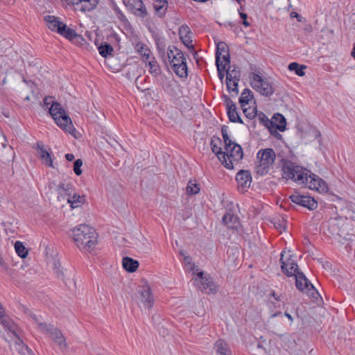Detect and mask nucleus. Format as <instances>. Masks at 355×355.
Listing matches in <instances>:
<instances>
[{
  "instance_id": "obj_1",
  "label": "nucleus",
  "mask_w": 355,
  "mask_h": 355,
  "mask_svg": "<svg viewBox=\"0 0 355 355\" xmlns=\"http://www.w3.org/2000/svg\"><path fill=\"white\" fill-rule=\"evenodd\" d=\"M281 162L283 178L291 180L299 185H304L320 193L328 191L326 182L310 171L288 159L282 158Z\"/></svg>"
},
{
  "instance_id": "obj_2",
  "label": "nucleus",
  "mask_w": 355,
  "mask_h": 355,
  "mask_svg": "<svg viewBox=\"0 0 355 355\" xmlns=\"http://www.w3.org/2000/svg\"><path fill=\"white\" fill-rule=\"evenodd\" d=\"M223 139L225 143L224 158H221L220 162L227 169H234V165L243 157V152L241 146L230 138L227 133V127L223 126L221 130Z\"/></svg>"
},
{
  "instance_id": "obj_3",
  "label": "nucleus",
  "mask_w": 355,
  "mask_h": 355,
  "mask_svg": "<svg viewBox=\"0 0 355 355\" xmlns=\"http://www.w3.org/2000/svg\"><path fill=\"white\" fill-rule=\"evenodd\" d=\"M72 232L73 240L79 249L91 252L96 248L98 234L93 227L81 224L74 227Z\"/></svg>"
},
{
  "instance_id": "obj_4",
  "label": "nucleus",
  "mask_w": 355,
  "mask_h": 355,
  "mask_svg": "<svg viewBox=\"0 0 355 355\" xmlns=\"http://www.w3.org/2000/svg\"><path fill=\"white\" fill-rule=\"evenodd\" d=\"M21 309L28 316H29L33 322L37 326L38 330L45 334H47L60 347L64 350L66 348L65 338L62 332L53 325L47 324L42 321L40 317L37 316L34 313L30 311L24 306H21Z\"/></svg>"
},
{
  "instance_id": "obj_5",
  "label": "nucleus",
  "mask_w": 355,
  "mask_h": 355,
  "mask_svg": "<svg viewBox=\"0 0 355 355\" xmlns=\"http://www.w3.org/2000/svg\"><path fill=\"white\" fill-rule=\"evenodd\" d=\"M167 56L175 73L180 78L188 76L186 58L182 51L174 46L168 47Z\"/></svg>"
},
{
  "instance_id": "obj_6",
  "label": "nucleus",
  "mask_w": 355,
  "mask_h": 355,
  "mask_svg": "<svg viewBox=\"0 0 355 355\" xmlns=\"http://www.w3.org/2000/svg\"><path fill=\"white\" fill-rule=\"evenodd\" d=\"M43 107L48 110L55 123L67 131V112L62 105L54 101L53 97L46 96L43 100Z\"/></svg>"
},
{
  "instance_id": "obj_7",
  "label": "nucleus",
  "mask_w": 355,
  "mask_h": 355,
  "mask_svg": "<svg viewBox=\"0 0 355 355\" xmlns=\"http://www.w3.org/2000/svg\"><path fill=\"white\" fill-rule=\"evenodd\" d=\"M257 157L259 161L254 167L256 173L260 175L267 174L276 158L274 150L272 148L261 149L258 151Z\"/></svg>"
},
{
  "instance_id": "obj_8",
  "label": "nucleus",
  "mask_w": 355,
  "mask_h": 355,
  "mask_svg": "<svg viewBox=\"0 0 355 355\" xmlns=\"http://www.w3.org/2000/svg\"><path fill=\"white\" fill-rule=\"evenodd\" d=\"M252 87L264 96H270L274 93V89L268 80L256 73H252L249 76Z\"/></svg>"
},
{
  "instance_id": "obj_9",
  "label": "nucleus",
  "mask_w": 355,
  "mask_h": 355,
  "mask_svg": "<svg viewBox=\"0 0 355 355\" xmlns=\"http://www.w3.org/2000/svg\"><path fill=\"white\" fill-rule=\"evenodd\" d=\"M135 297L137 300L142 303L144 308L150 309L154 304V298L150 286L144 283L137 287Z\"/></svg>"
},
{
  "instance_id": "obj_10",
  "label": "nucleus",
  "mask_w": 355,
  "mask_h": 355,
  "mask_svg": "<svg viewBox=\"0 0 355 355\" xmlns=\"http://www.w3.org/2000/svg\"><path fill=\"white\" fill-rule=\"evenodd\" d=\"M195 283L198 288L209 295L215 294L217 292V286L209 277H203V272L197 274Z\"/></svg>"
},
{
  "instance_id": "obj_11",
  "label": "nucleus",
  "mask_w": 355,
  "mask_h": 355,
  "mask_svg": "<svg viewBox=\"0 0 355 355\" xmlns=\"http://www.w3.org/2000/svg\"><path fill=\"white\" fill-rule=\"evenodd\" d=\"M1 323L4 327L6 329H7L12 335H13L15 338V343L14 345V348L19 352V353L21 355H26V353L29 352V349L27 345H24V343L20 340V338L17 336L12 323L9 320H6L1 318Z\"/></svg>"
},
{
  "instance_id": "obj_12",
  "label": "nucleus",
  "mask_w": 355,
  "mask_h": 355,
  "mask_svg": "<svg viewBox=\"0 0 355 355\" xmlns=\"http://www.w3.org/2000/svg\"><path fill=\"white\" fill-rule=\"evenodd\" d=\"M293 276L295 277V286L299 291L306 292L309 295H313L314 292L318 294L314 286L305 277L303 272L298 271Z\"/></svg>"
},
{
  "instance_id": "obj_13",
  "label": "nucleus",
  "mask_w": 355,
  "mask_h": 355,
  "mask_svg": "<svg viewBox=\"0 0 355 355\" xmlns=\"http://www.w3.org/2000/svg\"><path fill=\"white\" fill-rule=\"evenodd\" d=\"M44 20L48 28L67 38V25L60 21L58 17L52 15H46Z\"/></svg>"
},
{
  "instance_id": "obj_14",
  "label": "nucleus",
  "mask_w": 355,
  "mask_h": 355,
  "mask_svg": "<svg viewBox=\"0 0 355 355\" xmlns=\"http://www.w3.org/2000/svg\"><path fill=\"white\" fill-rule=\"evenodd\" d=\"M124 5L137 17L145 18L147 9L141 0H123Z\"/></svg>"
},
{
  "instance_id": "obj_15",
  "label": "nucleus",
  "mask_w": 355,
  "mask_h": 355,
  "mask_svg": "<svg viewBox=\"0 0 355 355\" xmlns=\"http://www.w3.org/2000/svg\"><path fill=\"white\" fill-rule=\"evenodd\" d=\"M285 254L284 252L281 254V268L282 272L288 277H292L299 270L298 266L291 255L288 258L284 259Z\"/></svg>"
},
{
  "instance_id": "obj_16",
  "label": "nucleus",
  "mask_w": 355,
  "mask_h": 355,
  "mask_svg": "<svg viewBox=\"0 0 355 355\" xmlns=\"http://www.w3.org/2000/svg\"><path fill=\"white\" fill-rule=\"evenodd\" d=\"M345 223L342 219L331 218L328 222V230L332 236H343L345 234Z\"/></svg>"
},
{
  "instance_id": "obj_17",
  "label": "nucleus",
  "mask_w": 355,
  "mask_h": 355,
  "mask_svg": "<svg viewBox=\"0 0 355 355\" xmlns=\"http://www.w3.org/2000/svg\"><path fill=\"white\" fill-rule=\"evenodd\" d=\"M223 97L226 103L230 121L233 123H243V122L237 112L234 103L227 95H223Z\"/></svg>"
},
{
  "instance_id": "obj_18",
  "label": "nucleus",
  "mask_w": 355,
  "mask_h": 355,
  "mask_svg": "<svg viewBox=\"0 0 355 355\" xmlns=\"http://www.w3.org/2000/svg\"><path fill=\"white\" fill-rule=\"evenodd\" d=\"M69 1L76 6V10L83 12L93 10L98 3V0H68Z\"/></svg>"
},
{
  "instance_id": "obj_19",
  "label": "nucleus",
  "mask_w": 355,
  "mask_h": 355,
  "mask_svg": "<svg viewBox=\"0 0 355 355\" xmlns=\"http://www.w3.org/2000/svg\"><path fill=\"white\" fill-rule=\"evenodd\" d=\"M236 180L239 188L245 189L250 187L252 182L250 172L246 170H240L236 175Z\"/></svg>"
},
{
  "instance_id": "obj_20",
  "label": "nucleus",
  "mask_w": 355,
  "mask_h": 355,
  "mask_svg": "<svg viewBox=\"0 0 355 355\" xmlns=\"http://www.w3.org/2000/svg\"><path fill=\"white\" fill-rule=\"evenodd\" d=\"M37 153L43 164L49 167H53L51 155L41 142L37 144Z\"/></svg>"
},
{
  "instance_id": "obj_21",
  "label": "nucleus",
  "mask_w": 355,
  "mask_h": 355,
  "mask_svg": "<svg viewBox=\"0 0 355 355\" xmlns=\"http://www.w3.org/2000/svg\"><path fill=\"white\" fill-rule=\"evenodd\" d=\"M274 119L280 120V124H276V123L268 130L272 135L276 138H281L282 135L278 132V130L284 132L286 130V119L284 116L279 113L274 114Z\"/></svg>"
},
{
  "instance_id": "obj_22",
  "label": "nucleus",
  "mask_w": 355,
  "mask_h": 355,
  "mask_svg": "<svg viewBox=\"0 0 355 355\" xmlns=\"http://www.w3.org/2000/svg\"><path fill=\"white\" fill-rule=\"evenodd\" d=\"M179 35L182 43L187 46L188 48H193V45L191 44V32L190 31L189 27L187 25H182L179 28Z\"/></svg>"
},
{
  "instance_id": "obj_23",
  "label": "nucleus",
  "mask_w": 355,
  "mask_h": 355,
  "mask_svg": "<svg viewBox=\"0 0 355 355\" xmlns=\"http://www.w3.org/2000/svg\"><path fill=\"white\" fill-rule=\"evenodd\" d=\"M223 224L229 229H237L239 225V218L236 214H225L222 218Z\"/></svg>"
},
{
  "instance_id": "obj_24",
  "label": "nucleus",
  "mask_w": 355,
  "mask_h": 355,
  "mask_svg": "<svg viewBox=\"0 0 355 355\" xmlns=\"http://www.w3.org/2000/svg\"><path fill=\"white\" fill-rule=\"evenodd\" d=\"M221 143V139L216 137H212L210 141L211 150L219 160H220L221 158H224V153L220 147Z\"/></svg>"
},
{
  "instance_id": "obj_25",
  "label": "nucleus",
  "mask_w": 355,
  "mask_h": 355,
  "mask_svg": "<svg viewBox=\"0 0 355 355\" xmlns=\"http://www.w3.org/2000/svg\"><path fill=\"white\" fill-rule=\"evenodd\" d=\"M122 266L126 271L129 272H134L137 270L139 263L138 261L132 258L125 257L122 259Z\"/></svg>"
},
{
  "instance_id": "obj_26",
  "label": "nucleus",
  "mask_w": 355,
  "mask_h": 355,
  "mask_svg": "<svg viewBox=\"0 0 355 355\" xmlns=\"http://www.w3.org/2000/svg\"><path fill=\"white\" fill-rule=\"evenodd\" d=\"M168 6L167 0H155L153 2V8L159 17H163L165 15Z\"/></svg>"
},
{
  "instance_id": "obj_27",
  "label": "nucleus",
  "mask_w": 355,
  "mask_h": 355,
  "mask_svg": "<svg viewBox=\"0 0 355 355\" xmlns=\"http://www.w3.org/2000/svg\"><path fill=\"white\" fill-rule=\"evenodd\" d=\"M68 40L71 41L72 43L77 46H83L86 44L85 39L76 32L68 27Z\"/></svg>"
},
{
  "instance_id": "obj_28",
  "label": "nucleus",
  "mask_w": 355,
  "mask_h": 355,
  "mask_svg": "<svg viewBox=\"0 0 355 355\" xmlns=\"http://www.w3.org/2000/svg\"><path fill=\"white\" fill-rule=\"evenodd\" d=\"M214 348L217 355H232L227 344L221 339L216 341Z\"/></svg>"
},
{
  "instance_id": "obj_29",
  "label": "nucleus",
  "mask_w": 355,
  "mask_h": 355,
  "mask_svg": "<svg viewBox=\"0 0 355 355\" xmlns=\"http://www.w3.org/2000/svg\"><path fill=\"white\" fill-rule=\"evenodd\" d=\"M146 66H148V71L152 76L157 77L161 74V68L154 57L146 62Z\"/></svg>"
},
{
  "instance_id": "obj_30",
  "label": "nucleus",
  "mask_w": 355,
  "mask_h": 355,
  "mask_svg": "<svg viewBox=\"0 0 355 355\" xmlns=\"http://www.w3.org/2000/svg\"><path fill=\"white\" fill-rule=\"evenodd\" d=\"M135 49L140 53L144 62H146L151 58L152 53L147 45L141 42H138L135 46Z\"/></svg>"
},
{
  "instance_id": "obj_31",
  "label": "nucleus",
  "mask_w": 355,
  "mask_h": 355,
  "mask_svg": "<svg viewBox=\"0 0 355 355\" xmlns=\"http://www.w3.org/2000/svg\"><path fill=\"white\" fill-rule=\"evenodd\" d=\"M230 53L229 47L226 43L220 42L217 44L216 53V63L221 62V55Z\"/></svg>"
},
{
  "instance_id": "obj_32",
  "label": "nucleus",
  "mask_w": 355,
  "mask_h": 355,
  "mask_svg": "<svg viewBox=\"0 0 355 355\" xmlns=\"http://www.w3.org/2000/svg\"><path fill=\"white\" fill-rule=\"evenodd\" d=\"M200 191V184L197 183L196 180H191L188 182L186 187L187 194L191 196L199 193Z\"/></svg>"
},
{
  "instance_id": "obj_33",
  "label": "nucleus",
  "mask_w": 355,
  "mask_h": 355,
  "mask_svg": "<svg viewBox=\"0 0 355 355\" xmlns=\"http://www.w3.org/2000/svg\"><path fill=\"white\" fill-rule=\"evenodd\" d=\"M252 92L249 89H245L241 93V97L239 98V103L242 107H245L248 105L250 101L252 98Z\"/></svg>"
},
{
  "instance_id": "obj_34",
  "label": "nucleus",
  "mask_w": 355,
  "mask_h": 355,
  "mask_svg": "<svg viewBox=\"0 0 355 355\" xmlns=\"http://www.w3.org/2000/svg\"><path fill=\"white\" fill-rule=\"evenodd\" d=\"M306 68V66L303 64H299L297 62H291L289 64L288 69L290 71H295V74L299 76H304L305 73L304 69Z\"/></svg>"
},
{
  "instance_id": "obj_35",
  "label": "nucleus",
  "mask_w": 355,
  "mask_h": 355,
  "mask_svg": "<svg viewBox=\"0 0 355 355\" xmlns=\"http://www.w3.org/2000/svg\"><path fill=\"white\" fill-rule=\"evenodd\" d=\"M223 206L225 208V214H236L239 205L234 201H221Z\"/></svg>"
},
{
  "instance_id": "obj_36",
  "label": "nucleus",
  "mask_w": 355,
  "mask_h": 355,
  "mask_svg": "<svg viewBox=\"0 0 355 355\" xmlns=\"http://www.w3.org/2000/svg\"><path fill=\"white\" fill-rule=\"evenodd\" d=\"M239 80V79H226L227 88L230 93H234L236 95L238 94V84Z\"/></svg>"
},
{
  "instance_id": "obj_37",
  "label": "nucleus",
  "mask_w": 355,
  "mask_h": 355,
  "mask_svg": "<svg viewBox=\"0 0 355 355\" xmlns=\"http://www.w3.org/2000/svg\"><path fill=\"white\" fill-rule=\"evenodd\" d=\"M15 250L17 255L21 258H26L28 255V251L21 241H16L15 243Z\"/></svg>"
},
{
  "instance_id": "obj_38",
  "label": "nucleus",
  "mask_w": 355,
  "mask_h": 355,
  "mask_svg": "<svg viewBox=\"0 0 355 355\" xmlns=\"http://www.w3.org/2000/svg\"><path fill=\"white\" fill-rule=\"evenodd\" d=\"M98 51L102 57L107 58V56L112 55L113 52V48L110 44L105 43L98 47Z\"/></svg>"
},
{
  "instance_id": "obj_39",
  "label": "nucleus",
  "mask_w": 355,
  "mask_h": 355,
  "mask_svg": "<svg viewBox=\"0 0 355 355\" xmlns=\"http://www.w3.org/2000/svg\"><path fill=\"white\" fill-rule=\"evenodd\" d=\"M297 206L304 207L309 210H315L318 208V201H292Z\"/></svg>"
},
{
  "instance_id": "obj_40",
  "label": "nucleus",
  "mask_w": 355,
  "mask_h": 355,
  "mask_svg": "<svg viewBox=\"0 0 355 355\" xmlns=\"http://www.w3.org/2000/svg\"><path fill=\"white\" fill-rule=\"evenodd\" d=\"M259 119L260 122L263 125L267 127V128L268 130L276 123V121L278 120V119H274V116L270 120L263 113H261V114L259 115Z\"/></svg>"
},
{
  "instance_id": "obj_41",
  "label": "nucleus",
  "mask_w": 355,
  "mask_h": 355,
  "mask_svg": "<svg viewBox=\"0 0 355 355\" xmlns=\"http://www.w3.org/2000/svg\"><path fill=\"white\" fill-rule=\"evenodd\" d=\"M231 68L227 67L226 73V79H239L240 80V71L236 69V67H234L233 69H230Z\"/></svg>"
},
{
  "instance_id": "obj_42",
  "label": "nucleus",
  "mask_w": 355,
  "mask_h": 355,
  "mask_svg": "<svg viewBox=\"0 0 355 355\" xmlns=\"http://www.w3.org/2000/svg\"><path fill=\"white\" fill-rule=\"evenodd\" d=\"M68 133L71 135L75 139H78L81 137V133L77 130L72 125V121L68 116Z\"/></svg>"
},
{
  "instance_id": "obj_43",
  "label": "nucleus",
  "mask_w": 355,
  "mask_h": 355,
  "mask_svg": "<svg viewBox=\"0 0 355 355\" xmlns=\"http://www.w3.org/2000/svg\"><path fill=\"white\" fill-rule=\"evenodd\" d=\"M60 263L59 261L55 260L53 261V270L54 273L56 275L58 278H60L62 280L64 278V272L60 269Z\"/></svg>"
},
{
  "instance_id": "obj_44",
  "label": "nucleus",
  "mask_w": 355,
  "mask_h": 355,
  "mask_svg": "<svg viewBox=\"0 0 355 355\" xmlns=\"http://www.w3.org/2000/svg\"><path fill=\"white\" fill-rule=\"evenodd\" d=\"M83 166V161L81 159H78L73 162V170L75 174L78 176L82 174L81 167Z\"/></svg>"
},
{
  "instance_id": "obj_45",
  "label": "nucleus",
  "mask_w": 355,
  "mask_h": 355,
  "mask_svg": "<svg viewBox=\"0 0 355 355\" xmlns=\"http://www.w3.org/2000/svg\"><path fill=\"white\" fill-rule=\"evenodd\" d=\"M156 46L159 54L164 55L166 45L164 44V40L162 38H157L156 40Z\"/></svg>"
},
{
  "instance_id": "obj_46",
  "label": "nucleus",
  "mask_w": 355,
  "mask_h": 355,
  "mask_svg": "<svg viewBox=\"0 0 355 355\" xmlns=\"http://www.w3.org/2000/svg\"><path fill=\"white\" fill-rule=\"evenodd\" d=\"M221 62L222 66L225 67L226 68H231L230 66V53H226L221 55Z\"/></svg>"
},
{
  "instance_id": "obj_47",
  "label": "nucleus",
  "mask_w": 355,
  "mask_h": 355,
  "mask_svg": "<svg viewBox=\"0 0 355 355\" xmlns=\"http://www.w3.org/2000/svg\"><path fill=\"white\" fill-rule=\"evenodd\" d=\"M218 71V76L220 80H223L225 76L224 71H226L227 68L224 66H222V63H216Z\"/></svg>"
},
{
  "instance_id": "obj_48",
  "label": "nucleus",
  "mask_w": 355,
  "mask_h": 355,
  "mask_svg": "<svg viewBox=\"0 0 355 355\" xmlns=\"http://www.w3.org/2000/svg\"><path fill=\"white\" fill-rule=\"evenodd\" d=\"M4 226V230L8 236H13L14 234L15 233V229L12 227V225L10 223H3Z\"/></svg>"
},
{
  "instance_id": "obj_49",
  "label": "nucleus",
  "mask_w": 355,
  "mask_h": 355,
  "mask_svg": "<svg viewBox=\"0 0 355 355\" xmlns=\"http://www.w3.org/2000/svg\"><path fill=\"white\" fill-rule=\"evenodd\" d=\"M58 192L59 193V196H58V199L59 200L60 198H64L65 196V195L67 194V190L66 189L64 188V183H61L58 189Z\"/></svg>"
},
{
  "instance_id": "obj_50",
  "label": "nucleus",
  "mask_w": 355,
  "mask_h": 355,
  "mask_svg": "<svg viewBox=\"0 0 355 355\" xmlns=\"http://www.w3.org/2000/svg\"><path fill=\"white\" fill-rule=\"evenodd\" d=\"M239 15L241 17V18L243 19V22L242 24L245 26V27H248L250 26V24L248 21L247 20V18H248V15L245 12H241L240 10H239Z\"/></svg>"
},
{
  "instance_id": "obj_51",
  "label": "nucleus",
  "mask_w": 355,
  "mask_h": 355,
  "mask_svg": "<svg viewBox=\"0 0 355 355\" xmlns=\"http://www.w3.org/2000/svg\"><path fill=\"white\" fill-rule=\"evenodd\" d=\"M242 108H243V113L245 114V115L246 116L247 118L251 119L255 116V113H254V110L250 112L247 108H245L244 107Z\"/></svg>"
},
{
  "instance_id": "obj_52",
  "label": "nucleus",
  "mask_w": 355,
  "mask_h": 355,
  "mask_svg": "<svg viewBox=\"0 0 355 355\" xmlns=\"http://www.w3.org/2000/svg\"><path fill=\"white\" fill-rule=\"evenodd\" d=\"M114 10L115 13L116 14V15L118 16L119 19H120L121 20H123V19L125 18V15H123V13L122 12V11L118 6H114Z\"/></svg>"
},
{
  "instance_id": "obj_53",
  "label": "nucleus",
  "mask_w": 355,
  "mask_h": 355,
  "mask_svg": "<svg viewBox=\"0 0 355 355\" xmlns=\"http://www.w3.org/2000/svg\"><path fill=\"white\" fill-rule=\"evenodd\" d=\"M83 202V201H68V203L71 204L70 206L71 207V209H73L75 208L79 207Z\"/></svg>"
},
{
  "instance_id": "obj_54",
  "label": "nucleus",
  "mask_w": 355,
  "mask_h": 355,
  "mask_svg": "<svg viewBox=\"0 0 355 355\" xmlns=\"http://www.w3.org/2000/svg\"><path fill=\"white\" fill-rule=\"evenodd\" d=\"M270 295L274 297V299L275 300H277V301H280L281 300L280 295H277L275 291H272Z\"/></svg>"
},
{
  "instance_id": "obj_55",
  "label": "nucleus",
  "mask_w": 355,
  "mask_h": 355,
  "mask_svg": "<svg viewBox=\"0 0 355 355\" xmlns=\"http://www.w3.org/2000/svg\"><path fill=\"white\" fill-rule=\"evenodd\" d=\"M284 315L291 321V322H293V318L292 317V315L290 313L285 312Z\"/></svg>"
},
{
  "instance_id": "obj_56",
  "label": "nucleus",
  "mask_w": 355,
  "mask_h": 355,
  "mask_svg": "<svg viewBox=\"0 0 355 355\" xmlns=\"http://www.w3.org/2000/svg\"><path fill=\"white\" fill-rule=\"evenodd\" d=\"M191 261V258L190 256H185L184 262L185 263L190 264Z\"/></svg>"
},
{
  "instance_id": "obj_57",
  "label": "nucleus",
  "mask_w": 355,
  "mask_h": 355,
  "mask_svg": "<svg viewBox=\"0 0 355 355\" xmlns=\"http://www.w3.org/2000/svg\"><path fill=\"white\" fill-rule=\"evenodd\" d=\"M74 159V155L73 154L68 153V162L72 161Z\"/></svg>"
},
{
  "instance_id": "obj_58",
  "label": "nucleus",
  "mask_w": 355,
  "mask_h": 355,
  "mask_svg": "<svg viewBox=\"0 0 355 355\" xmlns=\"http://www.w3.org/2000/svg\"><path fill=\"white\" fill-rule=\"evenodd\" d=\"M180 254L184 257V259H185V256H188L187 252L184 250L180 251Z\"/></svg>"
},
{
  "instance_id": "obj_59",
  "label": "nucleus",
  "mask_w": 355,
  "mask_h": 355,
  "mask_svg": "<svg viewBox=\"0 0 355 355\" xmlns=\"http://www.w3.org/2000/svg\"><path fill=\"white\" fill-rule=\"evenodd\" d=\"M304 30L306 31H308V32H311L312 31V26L311 25H307L305 28H304Z\"/></svg>"
},
{
  "instance_id": "obj_60",
  "label": "nucleus",
  "mask_w": 355,
  "mask_h": 355,
  "mask_svg": "<svg viewBox=\"0 0 355 355\" xmlns=\"http://www.w3.org/2000/svg\"><path fill=\"white\" fill-rule=\"evenodd\" d=\"M291 16H295V17H297V19H298V21H300V18L301 17V16H300V15H299L297 13H296V12H292V13H291Z\"/></svg>"
},
{
  "instance_id": "obj_61",
  "label": "nucleus",
  "mask_w": 355,
  "mask_h": 355,
  "mask_svg": "<svg viewBox=\"0 0 355 355\" xmlns=\"http://www.w3.org/2000/svg\"><path fill=\"white\" fill-rule=\"evenodd\" d=\"M351 55H352L353 58H354V57H355V44H354V47H353V49H352V52H351Z\"/></svg>"
},
{
  "instance_id": "obj_62",
  "label": "nucleus",
  "mask_w": 355,
  "mask_h": 355,
  "mask_svg": "<svg viewBox=\"0 0 355 355\" xmlns=\"http://www.w3.org/2000/svg\"><path fill=\"white\" fill-rule=\"evenodd\" d=\"M277 229H282L283 227V225L281 223H278L277 225L275 224Z\"/></svg>"
},
{
  "instance_id": "obj_63",
  "label": "nucleus",
  "mask_w": 355,
  "mask_h": 355,
  "mask_svg": "<svg viewBox=\"0 0 355 355\" xmlns=\"http://www.w3.org/2000/svg\"><path fill=\"white\" fill-rule=\"evenodd\" d=\"M280 314H281V312L275 313H273V314L271 315V317H272V318H275V317H276V316H277V315H280Z\"/></svg>"
},
{
  "instance_id": "obj_64",
  "label": "nucleus",
  "mask_w": 355,
  "mask_h": 355,
  "mask_svg": "<svg viewBox=\"0 0 355 355\" xmlns=\"http://www.w3.org/2000/svg\"><path fill=\"white\" fill-rule=\"evenodd\" d=\"M73 200H79L80 196H76V195H73Z\"/></svg>"
}]
</instances>
